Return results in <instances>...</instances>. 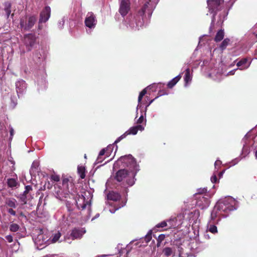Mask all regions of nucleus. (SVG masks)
<instances>
[{"instance_id": "1", "label": "nucleus", "mask_w": 257, "mask_h": 257, "mask_svg": "<svg viewBox=\"0 0 257 257\" xmlns=\"http://www.w3.org/2000/svg\"><path fill=\"white\" fill-rule=\"evenodd\" d=\"M55 194L58 199L66 201L67 211L72 217L78 214L76 209L83 210L87 208V211L89 212L92 198L90 194L88 191H84L81 195L78 194L71 180L64 178L61 184L56 185Z\"/></svg>"}, {"instance_id": "2", "label": "nucleus", "mask_w": 257, "mask_h": 257, "mask_svg": "<svg viewBox=\"0 0 257 257\" xmlns=\"http://www.w3.org/2000/svg\"><path fill=\"white\" fill-rule=\"evenodd\" d=\"M159 0H149L146 2L142 8L137 13L129 15L125 21L127 28L133 30H139L147 23L152 14Z\"/></svg>"}, {"instance_id": "3", "label": "nucleus", "mask_w": 257, "mask_h": 257, "mask_svg": "<svg viewBox=\"0 0 257 257\" xmlns=\"http://www.w3.org/2000/svg\"><path fill=\"white\" fill-rule=\"evenodd\" d=\"M197 245L196 241L190 244L184 242L176 247H166L163 249V253L167 256L177 255L179 257H194L196 253L202 250V248L197 246Z\"/></svg>"}, {"instance_id": "4", "label": "nucleus", "mask_w": 257, "mask_h": 257, "mask_svg": "<svg viewBox=\"0 0 257 257\" xmlns=\"http://www.w3.org/2000/svg\"><path fill=\"white\" fill-rule=\"evenodd\" d=\"M222 214V217H226L230 211L236 210L238 207V202L230 196L220 199L215 206Z\"/></svg>"}, {"instance_id": "5", "label": "nucleus", "mask_w": 257, "mask_h": 257, "mask_svg": "<svg viewBox=\"0 0 257 257\" xmlns=\"http://www.w3.org/2000/svg\"><path fill=\"white\" fill-rule=\"evenodd\" d=\"M136 172H128L126 169H120L118 170L114 178L118 182H122L123 185L132 186L135 183V176Z\"/></svg>"}, {"instance_id": "6", "label": "nucleus", "mask_w": 257, "mask_h": 257, "mask_svg": "<svg viewBox=\"0 0 257 257\" xmlns=\"http://www.w3.org/2000/svg\"><path fill=\"white\" fill-rule=\"evenodd\" d=\"M122 164V167H127L131 170V172H137L139 171V166L137 164L135 159L131 155H128L122 156L114 164V167H116Z\"/></svg>"}, {"instance_id": "7", "label": "nucleus", "mask_w": 257, "mask_h": 257, "mask_svg": "<svg viewBox=\"0 0 257 257\" xmlns=\"http://www.w3.org/2000/svg\"><path fill=\"white\" fill-rule=\"evenodd\" d=\"M223 0H208L207 8L209 12L212 14L211 25H213L215 21V15L218 11H221V5L223 3Z\"/></svg>"}, {"instance_id": "8", "label": "nucleus", "mask_w": 257, "mask_h": 257, "mask_svg": "<svg viewBox=\"0 0 257 257\" xmlns=\"http://www.w3.org/2000/svg\"><path fill=\"white\" fill-rule=\"evenodd\" d=\"M38 234L37 236H34L33 237V240L35 244L43 248V245L46 246L49 244V235H47V232L45 233L42 229H39L37 230Z\"/></svg>"}, {"instance_id": "9", "label": "nucleus", "mask_w": 257, "mask_h": 257, "mask_svg": "<svg viewBox=\"0 0 257 257\" xmlns=\"http://www.w3.org/2000/svg\"><path fill=\"white\" fill-rule=\"evenodd\" d=\"M36 21L37 17L35 15H32L28 17H23L20 19V27L24 31H29L33 27Z\"/></svg>"}, {"instance_id": "10", "label": "nucleus", "mask_w": 257, "mask_h": 257, "mask_svg": "<svg viewBox=\"0 0 257 257\" xmlns=\"http://www.w3.org/2000/svg\"><path fill=\"white\" fill-rule=\"evenodd\" d=\"M196 205L201 209L207 208L210 204L209 194H199L195 196Z\"/></svg>"}, {"instance_id": "11", "label": "nucleus", "mask_w": 257, "mask_h": 257, "mask_svg": "<svg viewBox=\"0 0 257 257\" xmlns=\"http://www.w3.org/2000/svg\"><path fill=\"white\" fill-rule=\"evenodd\" d=\"M24 43L28 51H31L38 44L37 37L33 34H26L24 37Z\"/></svg>"}, {"instance_id": "12", "label": "nucleus", "mask_w": 257, "mask_h": 257, "mask_svg": "<svg viewBox=\"0 0 257 257\" xmlns=\"http://www.w3.org/2000/svg\"><path fill=\"white\" fill-rule=\"evenodd\" d=\"M185 217L183 214H179L177 217H171L167 219L168 228L172 229L180 227L184 223L183 219Z\"/></svg>"}, {"instance_id": "13", "label": "nucleus", "mask_w": 257, "mask_h": 257, "mask_svg": "<svg viewBox=\"0 0 257 257\" xmlns=\"http://www.w3.org/2000/svg\"><path fill=\"white\" fill-rule=\"evenodd\" d=\"M199 216L200 212L199 210H195L193 212H189L187 215V218L189 219V225H191L194 227H198L199 224L198 219Z\"/></svg>"}, {"instance_id": "14", "label": "nucleus", "mask_w": 257, "mask_h": 257, "mask_svg": "<svg viewBox=\"0 0 257 257\" xmlns=\"http://www.w3.org/2000/svg\"><path fill=\"white\" fill-rule=\"evenodd\" d=\"M6 207L7 212L12 216H16V212L14 210L17 206V202L14 198H8L6 200Z\"/></svg>"}, {"instance_id": "15", "label": "nucleus", "mask_w": 257, "mask_h": 257, "mask_svg": "<svg viewBox=\"0 0 257 257\" xmlns=\"http://www.w3.org/2000/svg\"><path fill=\"white\" fill-rule=\"evenodd\" d=\"M131 9L130 0H121L119 3V13L123 17L126 16Z\"/></svg>"}, {"instance_id": "16", "label": "nucleus", "mask_w": 257, "mask_h": 257, "mask_svg": "<svg viewBox=\"0 0 257 257\" xmlns=\"http://www.w3.org/2000/svg\"><path fill=\"white\" fill-rule=\"evenodd\" d=\"M51 14V8L49 6H45L40 13V23H46L50 19Z\"/></svg>"}, {"instance_id": "17", "label": "nucleus", "mask_w": 257, "mask_h": 257, "mask_svg": "<svg viewBox=\"0 0 257 257\" xmlns=\"http://www.w3.org/2000/svg\"><path fill=\"white\" fill-rule=\"evenodd\" d=\"M97 20L94 15L92 12L88 13L85 19L86 27L90 29H94Z\"/></svg>"}, {"instance_id": "18", "label": "nucleus", "mask_w": 257, "mask_h": 257, "mask_svg": "<svg viewBox=\"0 0 257 257\" xmlns=\"http://www.w3.org/2000/svg\"><path fill=\"white\" fill-rule=\"evenodd\" d=\"M27 85L26 82L22 80H18L16 82V89L17 92L18 96L20 97L26 92Z\"/></svg>"}, {"instance_id": "19", "label": "nucleus", "mask_w": 257, "mask_h": 257, "mask_svg": "<svg viewBox=\"0 0 257 257\" xmlns=\"http://www.w3.org/2000/svg\"><path fill=\"white\" fill-rule=\"evenodd\" d=\"M221 217H222V214L216 207L214 206L211 213L210 219L208 223H212L213 222H214V223L218 224L220 221Z\"/></svg>"}, {"instance_id": "20", "label": "nucleus", "mask_w": 257, "mask_h": 257, "mask_svg": "<svg viewBox=\"0 0 257 257\" xmlns=\"http://www.w3.org/2000/svg\"><path fill=\"white\" fill-rule=\"evenodd\" d=\"M156 86L157 85L156 84H153L152 85H150L144 89L140 93L138 97V105L137 107V112L138 113V110L139 108H141L142 107V103L141 101L142 100V98L143 96L147 93V89H154V90H156Z\"/></svg>"}, {"instance_id": "21", "label": "nucleus", "mask_w": 257, "mask_h": 257, "mask_svg": "<svg viewBox=\"0 0 257 257\" xmlns=\"http://www.w3.org/2000/svg\"><path fill=\"white\" fill-rule=\"evenodd\" d=\"M250 64L251 61L247 58H244L238 61L236 63V65L238 67V69L243 70L248 68Z\"/></svg>"}, {"instance_id": "22", "label": "nucleus", "mask_w": 257, "mask_h": 257, "mask_svg": "<svg viewBox=\"0 0 257 257\" xmlns=\"http://www.w3.org/2000/svg\"><path fill=\"white\" fill-rule=\"evenodd\" d=\"M46 57V54L43 50L36 51L33 55V60L36 63H40L43 62Z\"/></svg>"}, {"instance_id": "23", "label": "nucleus", "mask_w": 257, "mask_h": 257, "mask_svg": "<svg viewBox=\"0 0 257 257\" xmlns=\"http://www.w3.org/2000/svg\"><path fill=\"white\" fill-rule=\"evenodd\" d=\"M85 233V230L83 228H74L72 230L71 236L72 239H77L81 238Z\"/></svg>"}, {"instance_id": "24", "label": "nucleus", "mask_w": 257, "mask_h": 257, "mask_svg": "<svg viewBox=\"0 0 257 257\" xmlns=\"http://www.w3.org/2000/svg\"><path fill=\"white\" fill-rule=\"evenodd\" d=\"M144 126L143 125L139 124L136 126H134L130 127L126 132H125L126 135H135L137 134L139 130L142 131L144 130Z\"/></svg>"}, {"instance_id": "25", "label": "nucleus", "mask_w": 257, "mask_h": 257, "mask_svg": "<svg viewBox=\"0 0 257 257\" xmlns=\"http://www.w3.org/2000/svg\"><path fill=\"white\" fill-rule=\"evenodd\" d=\"M248 134H246L244 138L242 140V143H243V148H242V154L246 156L248 154L250 150L248 146V140H247Z\"/></svg>"}, {"instance_id": "26", "label": "nucleus", "mask_w": 257, "mask_h": 257, "mask_svg": "<svg viewBox=\"0 0 257 257\" xmlns=\"http://www.w3.org/2000/svg\"><path fill=\"white\" fill-rule=\"evenodd\" d=\"M107 198L109 200L117 202L120 199V195L119 193L116 192L111 191L107 194Z\"/></svg>"}, {"instance_id": "27", "label": "nucleus", "mask_w": 257, "mask_h": 257, "mask_svg": "<svg viewBox=\"0 0 257 257\" xmlns=\"http://www.w3.org/2000/svg\"><path fill=\"white\" fill-rule=\"evenodd\" d=\"M39 166V163L38 161H35L33 162L30 170V173L32 176L35 175L36 173L38 171Z\"/></svg>"}, {"instance_id": "28", "label": "nucleus", "mask_w": 257, "mask_h": 257, "mask_svg": "<svg viewBox=\"0 0 257 257\" xmlns=\"http://www.w3.org/2000/svg\"><path fill=\"white\" fill-rule=\"evenodd\" d=\"M105 149H102L98 155V156L97 158V159L95 161V164H99L102 162V161L104 160L106 157L105 155Z\"/></svg>"}, {"instance_id": "29", "label": "nucleus", "mask_w": 257, "mask_h": 257, "mask_svg": "<svg viewBox=\"0 0 257 257\" xmlns=\"http://www.w3.org/2000/svg\"><path fill=\"white\" fill-rule=\"evenodd\" d=\"M214 222H213L212 223H208L207 226V230L211 232L213 234H216L217 233L218 230L216 226L215 225Z\"/></svg>"}, {"instance_id": "30", "label": "nucleus", "mask_w": 257, "mask_h": 257, "mask_svg": "<svg viewBox=\"0 0 257 257\" xmlns=\"http://www.w3.org/2000/svg\"><path fill=\"white\" fill-rule=\"evenodd\" d=\"M185 74L184 76V80L185 82V86L186 87L187 86V84L189 82H190L192 80V76L190 74V71L189 68H187L185 70Z\"/></svg>"}, {"instance_id": "31", "label": "nucleus", "mask_w": 257, "mask_h": 257, "mask_svg": "<svg viewBox=\"0 0 257 257\" xmlns=\"http://www.w3.org/2000/svg\"><path fill=\"white\" fill-rule=\"evenodd\" d=\"M181 75L179 74L177 75L176 77L170 80L167 84V86L169 88H172L174 86L176 85V84L178 82V81L181 79Z\"/></svg>"}, {"instance_id": "32", "label": "nucleus", "mask_w": 257, "mask_h": 257, "mask_svg": "<svg viewBox=\"0 0 257 257\" xmlns=\"http://www.w3.org/2000/svg\"><path fill=\"white\" fill-rule=\"evenodd\" d=\"M61 235V233L59 231L56 233L53 234L51 237H49V243H55L58 241Z\"/></svg>"}, {"instance_id": "33", "label": "nucleus", "mask_w": 257, "mask_h": 257, "mask_svg": "<svg viewBox=\"0 0 257 257\" xmlns=\"http://www.w3.org/2000/svg\"><path fill=\"white\" fill-rule=\"evenodd\" d=\"M249 36L251 40L257 41V25L251 29Z\"/></svg>"}, {"instance_id": "34", "label": "nucleus", "mask_w": 257, "mask_h": 257, "mask_svg": "<svg viewBox=\"0 0 257 257\" xmlns=\"http://www.w3.org/2000/svg\"><path fill=\"white\" fill-rule=\"evenodd\" d=\"M228 15V12L224 11L221 12L219 15V20H217V23L218 25L221 24L226 19Z\"/></svg>"}, {"instance_id": "35", "label": "nucleus", "mask_w": 257, "mask_h": 257, "mask_svg": "<svg viewBox=\"0 0 257 257\" xmlns=\"http://www.w3.org/2000/svg\"><path fill=\"white\" fill-rule=\"evenodd\" d=\"M224 36V31L223 30H220L217 33V34L215 37L214 40L216 42L220 41L221 40H222L223 39Z\"/></svg>"}, {"instance_id": "36", "label": "nucleus", "mask_w": 257, "mask_h": 257, "mask_svg": "<svg viewBox=\"0 0 257 257\" xmlns=\"http://www.w3.org/2000/svg\"><path fill=\"white\" fill-rule=\"evenodd\" d=\"M155 227L158 228H163V229L162 230H167L169 229V228H168V224H167V220H164V221L158 223L156 225Z\"/></svg>"}, {"instance_id": "37", "label": "nucleus", "mask_w": 257, "mask_h": 257, "mask_svg": "<svg viewBox=\"0 0 257 257\" xmlns=\"http://www.w3.org/2000/svg\"><path fill=\"white\" fill-rule=\"evenodd\" d=\"M11 5L10 3L7 2L5 4L4 11L5 12L7 18H8L11 13Z\"/></svg>"}, {"instance_id": "38", "label": "nucleus", "mask_w": 257, "mask_h": 257, "mask_svg": "<svg viewBox=\"0 0 257 257\" xmlns=\"http://www.w3.org/2000/svg\"><path fill=\"white\" fill-rule=\"evenodd\" d=\"M125 203H126V202L124 201V202H122L120 204H117V205L114 204V209H110L109 211L111 213H114L116 210H117L119 209V208H120L121 207L124 206L125 205Z\"/></svg>"}, {"instance_id": "39", "label": "nucleus", "mask_w": 257, "mask_h": 257, "mask_svg": "<svg viewBox=\"0 0 257 257\" xmlns=\"http://www.w3.org/2000/svg\"><path fill=\"white\" fill-rule=\"evenodd\" d=\"M77 170L81 178H84L85 177V168L83 166H78Z\"/></svg>"}, {"instance_id": "40", "label": "nucleus", "mask_w": 257, "mask_h": 257, "mask_svg": "<svg viewBox=\"0 0 257 257\" xmlns=\"http://www.w3.org/2000/svg\"><path fill=\"white\" fill-rule=\"evenodd\" d=\"M7 183L10 187L13 188L16 187L18 183L15 179L10 178L8 180Z\"/></svg>"}, {"instance_id": "41", "label": "nucleus", "mask_w": 257, "mask_h": 257, "mask_svg": "<svg viewBox=\"0 0 257 257\" xmlns=\"http://www.w3.org/2000/svg\"><path fill=\"white\" fill-rule=\"evenodd\" d=\"M113 147V145H110L108 146L106 148L104 149L105 150V155L106 157H108L110 155L111 153L112 152Z\"/></svg>"}, {"instance_id": "42", "label": "nucleus", "mask_w": 257, "mask_h": 257, "mask_svg": "<svg viewBox=\"0 0 257 257\" xmlns=\"http://www.w3.org/2000/svg\"><path fill=\"white\" fill-rule=\"evenodd\" d=\"M230 42V40L228 38L225 39L221 43L220 45V48L223 50L226 48L227 46L228 45L229 43Z\"/></svg>"}, {"instance_id": "43", "label": "nucleus", "mask_w": 257, "mask_h": 257, "mask_svg": "<svg viewBox=\"0 0 257 257\" xmlns=\"http://www.w3.org/2000/svg\"><path fill=\"white\" fill-rule=\"evenodd\" d=\"M66 18L65 17H63L60 20H59L57 24V27L59 29L61 30L63 28L65 21Z\"/></svg>"}, {"instance_id": "44", "label": "nucleus", "mask_w": 257, "mask_h": 257, "mask_svg": "<svg viewBox=\"0 0 257 257\" xmlns=\"http://www.w3.org/2000/svg\"><path fill=\"white\" fill-rule=\"evenodd\" d=\"M19 228V225L16 223H12L10 225V230L13 232L17 231Z\"/></svg>"}, {"instance_id": "45", "label": "nucleus", "mask_w": 257, "mask_h": 257, "mask_svg": "<svg viewBox=\"0 0 257 257\" xmlns=\"http://www.w3.org/2000/svg\"><path fill=\"white\" fill-rule=\"evenodd\" d=\"M207 188H199L197 190V192L195 194V196L199 194H208V193H207Z\"/></svg>"}, {"instance_id": "46", "label": "nucleus", "mask_w": 257, "mask_h": 257, "mask_svg": "<svg viewBox=\"0 0 257 257\" xmlns=\"http://www.w3.org/2000/svg\"><path fill=\"white\" fill-rule=\"evenodd\" d=\"M165 235L163 234H160L157 238V246L160 245L161 242L165 239Z\"/></svg>"}, {"instance_id": "47", "label": "nucleus", "mask_w": 257, "mask_h": 257, "mask_svg": "<svg viewBox=\"0 0 257 257\" xmlns=\"http://www.w3.org/2000/svg\"><path fill=\"white\" fill-rule=\"evenodd\" d=\"M217 173H218L217 171H214L213 175L211 177L210 180H211V181L213 183H215L217 182V177H216Z\"/></svg>"}, {"instance_id": "48", "label": "nucleus", "mask_w": 257, "mask_h": 257, "mask_svg": "<svg viewBox=\"0 0 257 257\" xmlns=\"http://www.w3.org/2000/svg\"><path fill=\"white\" fill-rule=\"evenodd\" d=\"M221 165V162L218 160H216L214 163L215 171L218 172L219 168L220 167Z\"/></svg>"}, {"instance_id": "49", "label": "nucleus", "mask_w": 257, "mask_h": 257, "mask_svg": "<svg viewBox=\"0 0 257 257\" xmlns=\"http://www.w3.org/2000/svg\"><path fill=\"white\" fill-rule=\"evenodd\" d=\"M152 239V232L150 231L145 237V240L146 242H149Z\"/></svg>"}, {"instance_id": "50", "label": "nucleus", "mask_w": 257, "mask_h": 257, "mask_svg": "<svg viewBox=\"0 0 257 257\" xmlns=\"http://www.w3.org/2000/svg\"><path fill=\"white\" fill-rule=\"evenodd\" d=\"M27 195L26 194L23 193L21 196H20V200L23 203V204H25L27 203Z\"/></svg>"}, {"instance_id": "51", "label": "nucleus", "mask_w": 257, "mask_h": 257, "mask_svg": "<svg viewBox=\"0 0 257 257\" xmlns=\"http://www.w3.org/2000/svg\"><path fill=\"white\" fill-rule=\"evenodd\" d=\"M127 135H126L125 132L122 134L121 136H120L119 137H118L114 142V143H117L119 142L121 140L125 138Z\"/></svg>"}, {"instance_id": "52", "label": "nucleus", "mask_w": 257, "mask_h": 257, "mask_svg": "<svg viewBox=\"0 0 257 257\" xmlns=\"http://www.w3.org/2000/svg\"><path fill=\"white\" fill-rule=\"evenodd\" d=\"M32 190V187L30 185H27L25 187V190L24 191V194L27 195L28 193Z\"/></svg>"}, {"instance_id": "53", "label": "nucleus", "mask_w": 257, "mask_h": 257, "mask_svg": "<svg viewBox=\"0 0 257 257\" xmlns=\"http://www.w3.org/2000/svg\"><path fill=\"white\" fill-rule=\"evenodd\" d=\"M16 216H18L19 219H22L23 218L26 219V216L21 211L19 212L18 214H16Z\"/></svg>"}, {"instance_id": "54", "label": "nucleus", "mask_w": 257, "mask_h": 257, "mask_svg": "<svg viewBox=\"0 0 257 257\" xmlns=\"http://www.w3.org/2000/svg\"><path fill=\"white\" fill-rule=\"evenodd\" d=\"M144 114H142L139 118L137 120V123L141 124L144 120Z\"/></svg>"}, {"instance_id": "55", "label": "nucleus", "mask_w": 257, "mask_h": 257, "mask_svg": "<svg viewBox=\"0 0 257 257\" xmlns=\"http://www.w3.org/2000/svg\"><path fill=\"white\" fill-rule=\"evenodd\" d=\"M10 136L9 138V142H11V141L12 140V139H13V137L14 136V131L12 127L10 128Z\"/></svg>"}, {"instance_id": "56", "label": "nucleus", "mask_w": 257, "mask_h": 257, "mask_svg": "<svg viewBox=\"0 0 257 257\" xmlns=\"http://www.w3.org/2000/svg\"><path fill=\"white\" fill-rule=\"evenodd\" d=\"M158 96L156 97L155 99H153L152 100H151L148 104H147L146 105V107H145V111H144V115L145 116H146V111H147V107L154 101V100L155 99H156L157 98H158Z\"/></svg>"}, {"instance_id": "57", "label": "nucleus", "mask_w": 257, "mask_h": 257, "mask_svg": "<svg viewBox=\"0 0 257 257\" xmlns=\"http://www.w3.org/2000/svg\"><path fill=\"white\" fill-rule=\"evenodd\" d=\"M6 238L7 239V240L9 242H13V237L12 235H7L6 236Z\"/></svg>"}, {"instance_id": "58", "label": "nucleus", "mask_w": 257, "mask_h": 257, "mask_svg": "<svg viewBox=\"0 0 257 257\" xmlns=\"http://www.w3.org/2000/svg\"><path fill=\"white\" fill-rule=\"evenodd\" d=\"M237 69H233L231 71H230L229 72H228L226 75H225L226 76H228V75H233L235 73V71L237 70Z\"/></svg>"}, {"instance_id": "59", "label": "nucleus", "mask_w": 257, "mask_h": 257, "mask_svg": "<svg viewBox=\"0 0 257 257\" xmlns=\"http://www.w3.org/2000/svg\"><path fill=\"white\" fill-rule=\"evenodd\" d=\"M1 134L3 137H6L8 136V131L6 130L1 131Z\"/></svg>"}, {"instance_id": "60", "label": "nucleus", "mask_w": 257, "mask_h": 257, "mask_svg": "<svg viewBox=\"0 0 257 257\" xmlns=\"http://www.w3.org/2000/svg\"><path fill=\"white\" fill-rule=\"evenodd\" d=\"M11 100H12V102L13 103V106H15L17 103V99L16 98H13V97H11Z\"/></svg>"}, {"instance_id": "61", "label": "nucleus", "mask_w": 257, "mask_h": 257, "mask_svg": "<svg viewBox=\"0 0 257 257\" xmlns=\"http://www.w3.org/2000/svg\"><path fill=\"white\" fill-rule=\"evenodd\" d=\"M52 179L55 181H59L60 178L58 176H52Z\"/></svg>"}, {"instance_id": "62", "label": "nucleus", "mask_w": 257, "mask_h": 257, "mask_svg": "<svg viewBox=\"0 0 257 257\" xmlns=\"http://www.w3.org/2000/svg\"><path fill=\"white\" fill-rule=\"evenodd\" d=\"M43 23H40V20H39V21H38V30H42V28H43V26H42V24Z\"/></svg>"}, {"instance_id": "63", "label": "nucleus", "mask_w": 257, "mask_h": 257, "mask_svg": "<svg viewBox=\"0 0 257 257\" xmlns=\"http://www.w3.org/2000/svg\"><path fill=\"white\" fill-rule=\"evenodd\" d=\"M4 89H5V90L6 91H8H8H9V90H10L9 87H4V86H1V90H2V91H3Z\"/></svg>"}, {"instance_id": "64", "label": "nucleus", "mask_w": 257, "mask_h": 257, "mask_svg": "<svg viewBox=\"0 0 257 257\" xmlns=\"http://www.w3.org/2000/svg\"><path fill=\"white\" fill-rule=\"evenodd\" d=\"M224 172H225V170H223L222 171L220 172H219V173H218V176H219V178H221V177L223 176V174H224Z\"/></svg>"}]
</instances>
